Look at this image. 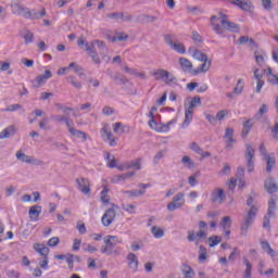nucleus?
I'll return each instance as SVG.
<instances>
[{
	"instance_id": "obj_1",
	"label": "nucleus",
	"mask_w": 278,
	"mask_h": 278,
	"mask_svg": "<svg viewBox=\"0 0 278 278\" xmlns=\"http://www.w3.org/2000/svg\"><path fill=\"white\" fill-rule=\"evenodd\" d=\"M219 18L220 24H218V16L213 15L211 17L212 29L218 36H223L225 31H232L233 34L240 31V26L233 22H229V20H227V14L219 12Z\"/></svg>"
},
{
	"instance_id": "obj_2",
	"label": "nucleus",
	"mask_w": 278,
	"mask_h": 278,
	"mask_svg": "<svg viewBox=\"0 0 278 278\" xmlns=\"http://www.w3.org/2000/svg\"><path fill=\"white\" fill-rule=\"evenodd\" d=\"M94 47H98L100 49V53L102 54V59L104 62H110V56L108 55V46H105V42L99 39H96L91 42H86V52L89 58H91L92 62L94 64H101V58H99V52L94 49Z\"/></svg>"
},
{
	"instance_id": "obj_3",
	"label": "nucleus",
	"mask_w": 278,
	"mask_h": 278,
	"mask_svg": "<svg viewBox=\"0 0 278 278\" xmlns=\"http://www.w3.org/2000/svg\"><path fill=\"white\" fill-rule=\"evenodd\" d=\"M255 202V194L252 193L248 197L247 200V205L248 207H250V210L248 211L247 215L243 217V223L241 224V236H247L248 231H249V227H251L253 225V220H255V216H257V211L258 207L256 206V204H254Z\"/></svg>"
},
{
	"instance_id": "obj_4",
	"label": "nucleus",
	"mask_w": 278,
	"mask_h": 278,
	"mask_svg": "<svg viewBox=\"0 0 278 278\" xmlns=\"http://www.w3.org/2000/svg\"><path fill=\"white\" fill-rule=\"evenodd\" d=\"M244 157L247 160V167L244 168V166H239L237 168L238 175H244V173L251 174L253 170H255V164L253 163V159L255 157V149H253V146L250 143L245 146Z\"/></svg>"
},
{
	"instance_id": "obj_5",
	"label": "nucleus",
	"mask_w": 278,
	"mask_h": 278,
	"mask_svg": "<svg viewBox=\"0 0 278 278\" xmlns=\"http://www.w3.org/2000/svg\"><path fill=\"white\" fill-rule=\"evenodd\" d=\"M200 230L198 232L189 231L187 240L189 242H194L197 245L201 244L205 238H207V223L201 220L199 222Z\"/></svg>"
},
{
	"instance_id": "obj_6",
	"label": "nucleus",
	"mask_w": 278,
	"mask_h": 278,
	"mask_svg": "<svg viewBox=\"0 0 278 278\" xmlns=\"http://www.w3.org/2000/svg\"><path fill=\"white\" fill-rule=\"evenodd\" d=\"M198 105H201V97L195 96L192 98V100L189 102V106L185 110V121L182 122V129H187L192 123V115L194 114V108H198Z\"/></svg>"
},
{
	"instance_id": "obj_7",
	"label": "nucleus",
	"mask_w": 278,
	"mask_h": 278,
	"mask_svg": "<svg viewBox=\"0 0 278 278\" xmlns=\"http://www.w3.org/2000/svg\"><path fill=\"white\" fill-rule=\"evenodd\" d=\"M157 81L163 80L167 86H177V77L166 70L159 68L151 73Z\"/></svg>"
},
{
	"instance_id": "obj_8",
	"label": "nucleus",
	"mask_w": 278,
	"mask_h": 278,
	"mask_svg": "<svg viewBox=\"0 0 278 278\" xmlns=\"http://www.w3.org/2000/svg\"><path fill=\"white\" fill-rule=\"evenodd\" d=\"M258 151L262 155V159L264 162H266V173H273V168H275V164H277V160L273 154L268 153V150H266V146L264 143H261Z\"/></svg>"
},
{
	"instance_id": "obj_9",
	"label": "nucleus",
	"mask_w": 278,
	"mask_h": 278,
	"mask_svg": "<svg viewBox=\"0 0 278 278\" xmlns=\"http://www.w3.org/2000/svg\"><path fill=\"white\" fill-rule=\"evenodd\" d=\"M122 242L123 239H119L117 236L109 235L104 237V248L101 249V253L112 255V253H114V247H116V244H121Z\"/></svg>"
},
{
	"instance_id": "obj_10",
	"label": "nucleus",
	"mask_w": 278,
	"mask_h": 278,
	"mask_svg": "<svg viewBox=\"0 0 278 278\" xmlns=\"http://www.w3.org/2000/svg\"><path fill=\"white\" fill-rule=\"evenodd\" d=\"M116 210H118V205L112 204V207L109 208L102 216V225L104 227H110L112 223H114V218H116Z\"/></svg>"
},
{
	"instance_id": "obj_11",
	"label": "nucleus",
	"mask_w": 278,
	"mask_h": 278,
	"mask_svg": "<svg viewBox=\"0 0 278 278\" xmlns=\"http://www.w3.org/2000/svg\"><path fill=\"white\" fill-rule=\"evenodd\" d=\"M227 201V195L225 194V190L223 188H215L211 192V203H215L216 205H223Z\"/></svg>"
},
{
	"instance_id": "obj_12",
	"label": "nucleus",
	"mask_w": 278,
	"mask_h": 278,
	"mask_svg": "<svg viewBox=\"0 0 278 278\" xmlns=\"http://www.w3.org/2000/svg\"><path fill=\"white\" fill-rule=\"evenodd\" d=\"M118 170H140L142 168V159L138 157L132 161H127L118 165Z\"/></svg>"
},
{
	"instance_id": "obj_13",
	"label": "nucleus",
	"mask_w": 278,
	"mask_h": 278,
	"mask_svg": "<svg viewBox=\"0 0 278 278\" xmlns=\"http://www.w3.org/2000/svg\"><path fill=\"white\" fill-rule=\"evenodd\" d=\"M165 42L166 45H168V47H170V49L177 51V53H186V47L184 46V43L179 42V40L177 39H174L173 36L166 35Z\"/></svg>"
},
{
	"instance_id": "obj_14",
	"label": "nucleus",
	"mask_w": 278,
	"mask_h": 278,
	"mask_svg": "<svg viewBox=\"0 0 278 278\" xmlns=\"http://www.w3.org/2000/svg\"><path fill=\"white\" fill-rule=\"evenodd\" d=\"M15 157L16 160H18V162H22L23 164H31L33 166H40V164H42L40 160L34 156H29L22 151H17Z\"/></svg>"
},
{
	"instance_id": "obj_15",
	"label": "nucleus",
	"mask_w": 278,
	"mask_h": 278,
	"mask_svg": "<svg viewBox=\"0 0 278 278\" xmlns=\"http://www.w3.org/2000/svg\"><path fill=\"white\" fill-rule=\"evenodd\" d=\"M184 193H177L170 203L167 204L168 212H175V210H179L184 205Z\"/></svg>"
},
{
	"instance_id": "obj_16",
	"label": "nucleus",
	"mask_w": 278,
	"mask_h": 278,
	"mask_svg": "<svg viewBox=\"0 0 278 278\" xmlns=\"http://www.w3.org/2000/svg\"><path fill=\"white\" fill-rule=\"evenodd\" d=\"M226 186L228 188V190H230L231 192H233V190H236V187L238 186L239 188H245L247 187V181H244V179L242 178H230L227 182Z\"/></svg>"
},
{
	"instance_id": "obj_17",
	"label": "nucleus",
	"mask_w": 278,
	"mask_h": 278,
	"mask_svg": "<svg viewBox=\"0 0 278 278\" xmlns=\"http://www.w3.org/2000/svg\"><path fill=\"white\" fill-rule=\"evenodd\" d=\"M65 125L68 128V131L72 136H83V142H86V140H88V136L86 135V132L75 129L73 127V121H70L68 117L65 121Z\"/></svg>"
},
{
	"instance_id": "obj_18",
	"label": "nucleus",
	"mask_w": 278,
	"mask_h": 278,
	"mask_svg": "<svg viewBox=\"0 0 278 278\" xmlns=\"http://www.w3.org/2000/svg\"><path fill=\"white\" fill-rule=\"evenodd\" d=\"M76 182L78 184V190H80L83 194H90V180L86 178H78Z\"/></svg>"
},
{
	"instance_id": "obj_19",
	"label": "nucleus",
	"mask_w": 278,
	"mask_h": 278,
	"mask_svg": "<svg viewBox=\"0 0 278 278\" xmlns=\"http://www.w3.org/2000/svg\"><path fill=\"white\" fill-rule=\"evenodd\" d=\"M40 214H42V206L33 205L29 207L28 216H29L30 220H39Z\"/></svg>"
},
{
	"instance_id": "obj_20",
	"label": "nucleus",
	"mask_w": 278,
	"mask_h": 278,
	"mask_svg": "<svg viewBox=\"0 0 278 278\" xmlns=\"http://www.w3.org/2000/svg\"><path fill=\"white\" fill-rule=\"evenodd\" d=\"M47 16V9L42 8L41 10H31L29 11L28 18L31 21H40V18H45Z\"/></svg>"
},
{
	"instance_id": "obj_21",
	"label": "nucleus",
	"mask_w": 278,
	"mask_h": 278,
	"mask_svg": "<svg viewBox=\"0 0 278 278\" xmlns=\"http://www.w3.org/2000/svg\"><path fill=\"white\" fill-rule=\"evenodd\" d=\"M13 14H17V16H24V18H29V9L24 8L21 4L12 5Z\"/></svg>"
},
{
	"instance_id": "obj_22",
	"label": "nucleus",
	"mask_w": 278,
	"mask_h": 278,
	"mask_svg": "<svg viewBox=\"0 0 278 278\" xmlns=\"http://www.w3.org/2000/svg\"><path fill=\"white\" fill-rule=\"evenodd\" d=\"M33 249L38 253L41 257H49V248L42 243H34Z\"/></svg>"
},
{
	"instance_id": "obj_23",
	"label": "nucleus",
	"mask_w": 278,
	"mask_h": 278,
	"mask_svg": "<svg viewBox=\"0 0 278 278\" xmlns=\"http://www.w3.org/2000/svg\"><path fill=\"white\" fill-rule=\"evenodd\" d=\"M127 261H128V267L132 273H138V256L134 253H129L127 255Z\"/></svg>"
},
{
	"instance_id": "obj_24",
	"label": "nucleus",
	"mask_w": 278,
	"mask_h": 278,
	"mask_svg": "<svg viewBox=\"0 0 278 278\" xmlns=\"http://www.w3.org/2000/svg\"><path fill=\"white\" fill-rule=\"evenodd\" d=\"M203 63L200 65L198 70L191 72V75H199V73H207L212 66V61L210 59H205L202 61Z\"/></svg>"
},
{
	"instance_id": "obj_25",
	"label": "nucleus",
	"mask_w": 278,
	"mask_h": 278,
	"mask_svg": "<svg viewBox=\"0 0 278 278\" xmlns=\"http://www.w3.org/2000/svg\"><path fill=\"white\" fill-rule=\"evenodd\" d=\"M129 35H127V33L125 31H119L116 33L115 36H109L108 40H110L111 42H125L126 40H128Z\"/></svg>"
},
{
	"instance_id": "obj_26",
	"label": "nucleus",
	"mask_w": 278,
	"mask_h": 278,
	"mask_svg": "<svg viewBox=\"0 0 278 278\" xmlns=\"http://www.w3.org/2000/svg\"><path fill=\"white\" fill-rule=\"evenodd\" d=\"M232 5H237V8H240L243 12L251 11V1L249 0H232Z\"/></svg>"
},
{
	"instance_id": "obj_27",
	"label": "nucleus",
	"mask_w": 278,
	"mask_h": 278,
	"mask_svg": "<svg viewBox=\"0 0 278 278\" xmlns=\"http://www.w3.org/2000/svg\"><path fill=\"white\" fill-rule=\"evenodd\" d=\"M179 64H180L181 71H184V73L192 74L194 72V71H192V62H190V60H188L186 58H180Z\"/></svg>"
},
{
	"instance_id": "obj_28",
	"label": "nucleus",
	"mask_w": 278,
	"mask_h": 278,
	"mask_svg": "<svg viewBox=\"0 0 278 278\" xmlns=\"http://www.w3.org/2000/svg\"><path fill=\"white\" fill-rule=\"evenodd\" d=\"M16 134V126L11 125L8 126L5 129H3L0 132V140H5V138H10L11 136H14Z\"/></svg>"
},
{
	"instance_id": "obj_29",
	"label": "nucleus",
	"mask_w": 278,
	"mask_h": 278,
	"mask_svg": "<svg viewBox=\"0 0 278 278\" xmlns=\"http://www.w3.org/2000/svg\"><path fill=\"white\" fill-rule=\"evenodd\" d=\"M267 77V81L271 84V86H277L278 84V76L273 73L271 67H267L263 71Z\"/></svg>"
},
{
	"instance_id": "obj_30",
	"label": "nucleus",
	"mask_w": 278,
	"mask_h": 278,
	"mask_svg": "<svg viewBox=\"0 0 278 278\" xmlns=\"http://www.w3.org/2000/svg\"><path fill=\"white\" fill-rule=\"evenodd\" d=\"M264 187L269 194L277 192V182L271 177L265 180Z\"/></svg>"
},
{
	"instance_id": "obj_31",
	"label": "nucleus",
	"mask_w": 278,
	"mask_h": 278,
	"mask_svg": "<svg viewBox=\"0 0 278 278\" xmlns=\"http://www.w3.org/2000/svg\"><path fill=\"white\" fill-rule=\"evenodd\" d=\"M189 53H191V55H192V58H194V60H199L200 62L207 60V54H205L194 48H190Z\"/></svg>"
},
{
	"instance_id": "obj_32",
	"label": "nucleus",
	"mask_w": 278,
	"mask_h": 278,
	"mask_svg": "<svg viewBox=\"0 0 278 278\" xmlns=\"http://www.w3.org/2000/svg\"><path fill=\"white\" fill-rule=\"evenodd\" d=\"M224 138L228 139L227 149H232L233 142H236V139L233 138V128H226Z\"/></svg>"
},
{
	"instance_id": "obj_33",
	"label": "nucleus",
	"mask_w": 278,
	"mask_h": 278,
	"mask_svg": "<svg viewBox=\"0 0 278 278\" xmlns=\"http://www.w3.org/2000/svg\"><path fill=\"white\" fill-rule=\"evenodd\" d=\"M150 128L154 129V131H157L159 134H166L170 131V127H168V125L162 123L157 124V122L154 123L153 126H150Z\"/></svg>"
},
{
	"instance_id": "obj_34",
	"label": "nucleus",
	"mask_w": 278,
	"mask_h": 278,
	"mask_svg": "<svg viewBox=\"0 0 278 278\" xmlns=\"http://www.w3.org/2000/svg\"><path fill=\"white\" fill-rule=\"evenodd\" d=\"M67 67H68V71L73 68L74 73H76L78 77H86V74H84V68L79 66L77 63L72 62Z\"/></svg>"
},
{
	"instance_id": "obj_35",
	"label": "nucleus",
	"mask_w": 278,
	"mask_h": 278,
	"mask_svg": "<svg viewBox=\"0 0 278 278\" xmlns=\"http://www.w3.org/2000/svg\"><path fill=\"white\" fill-rule=\"evenodd\" d=\"M105 160L108 161L106 166H109V168H118V161L114 155L106 152Z\"/></svg>"
},
{
	"instance_id": "obj_36",
	"label": "nucleus",
	"mask_w": 278,
	"mask_h": 278,
	"mask_svg": "<svg viewBox=\"0 0 278 278\" xmlns=\"http://www.w3.org/2000/svg\"><path fill=\"white\" fill-rule=\"evenodd\" d=\"M207 257H210V255H207V249L203 245H200V250H199V263L200 264H205Z\"/></svg>"
},
{
	"instance_id": "obj_37",
	"label": "nucleus",
	"mask_w": 278,
	"mask_h": 278,
	"mask_svg": "<svg viewBox=\"0 0 278 278\" xmlns=\"http://www.w3.org/2000/svg\"><path fill=\"white\" fill-rule=\"evenodd\" d=\"M182 274L185 275V278H194V269L188 264H182Z\"/></svg>"
},
{
	"instance_id": "obj_38",
	"label": "nucleus",
	"mask_w": 278,
	"mask_h": 278,
	"mask_svg": "<svg viewBox=\"0 0 278 278\" xmlns=\"http://www.w3.org/2000/svg\"><path fill=\"white\" fill-rule=\"evenodd\" d=\"M261 247L263 251H265V253H268V255H270L271 257H275V255H277V252H275V250L270 248V243H268V241H262Z\"/></svg>"
},
{
	"instance_id": "obj_39",
	"label": "nucleus",
	"mask_w": 278,
	"mask_h": 278,
	"mask_svg": "<svg viewBox=\"0 0 278 278\" xmlns=\"http://www.w3.org/2000/svg\"><path fill=\"white\" fill-rule=\"evenodd\" d=\"M277 200L274 198H270L268 202V211H267V216H275V212L277 211Z\"/></svg>"
},
{
	"instance_id": "obj_40",
	"label": "nucleus",
	"mask_w": 278,
	"mask_h": 278,
	"mask_svg": "<svg viewBox=\"0 0 278 278\" xmlns=\"http://www.w3.org/2000/svg\"><path fill=\"white\" fill-rule=\"evenodd\" d=\"M240 45H248V47H253L255 46V40L253 38H249L247 36H241L238 40Z\"/></svg>"
},
{
	"instance_id": "obj_41",
	"label": "nucleus",
	"mask_w": 278,
	"mask_h": 278,
	"mask_svg": "<svg viewBox=\"0 0 278 278\" xmlns=\"http://www.w3.org/2000/svg\"><path fill=\"white\" fill-rule=\"evenodd\" d=\"M251 129H253V125L251 124V121H245L243 123V129H242V137L247 138V136H249V131H251Z\"/></svg>"
},
{
	"instance_id": "obj_42",
	"label": "nucleus",
	"mask_w": 278,
	"mask_h": 278,
	"mask_svg": "<svg viewBox=\"0 0 278 278\" xmlns=\"http://www.w3.org/2000/svg\"><path fill=\"white\" fill-rule=\"evenodd\" d=\"M54 105H55L58 112H63V114H66V116H68V114H71V112H73L72 108L65 106L62 103H55Z\"/></svg>"
},
{
	"instance_id": "obj_43",
	"label": "nucleus",
	"mask_w": 278,
	"mask_h": 278,
	"mask_svg": "<svg viewBox=\"0 0 278 278\" xmlns=\"http://www.w3.org/2000/svg\"><path fill=\"white\" fill-rule=\"evenodd\" d=\"M66 79L76 90H81V83L75 76H68Z\"/></svg>"
},
{
	"instance_id": "obj_44",
	"label": "nucleus",
	"mask_w": 278,
	"mask_h": 278,
	"mask_svg": "<svg viewBox=\"0 0 278 278\" xmlns=\"http://www.w3.org/2000/svg\"><path fill=\"white\" fill-rule=\"evenodd\" d=\"M268 112V105L267 104H262L261 108L258 109V112L254 115V118L256 121H260L264 114Z\"/></svg>"
},
{
	"instance_id": "obj_45",
	"label": "nucleus",
	"mask_w": 278,
	"mask_h": 278,
	"mask_svg": "<svg viewBox=\"0 0 278 278\" xmlns=\"http://www.w3.org/2000/svg\"><path fill=\"white\" fill-rule=\"evenodd\" d=\"M151 233L153 235L154 238H164V229L153 226L151 228Z\"/></svg>"
},
{
	"instance_id": "obj_46",
	"label": "nucleus",
	"mask_w": 278,
	"mask_h": 278,
	"mask_svg": "<svg viewBox=\"0 0 278 278\" xmlns=\"http://www.w3.org/2000/svg\"><path fill=\"white\" fill-rule=\"evenodd\" d=\"M244 264H245V270L243 274V278H251V270L253 269V265H251V262L249 260L244 258Z\"/></svg>"
},
{
	"instance_id": "obj_47",
	"label": "nucleus",
	"mask_w": 278,
	"mask_h": 278,
	"mask_svg": "<svg viewBox=\"0 0 278 278\" xmlns=\"http://www.w3.org/2000/svg\"><path fill=\"white\" fill-rule=\"evenodd\" d=\"M46 81V78L42 75H39L33 80V87L40 88V85L45 84Z\"/></svg>"
},
{
	"instance_id": "obj_48",
	"label": "nucleus",
	"mask_w": 278,
	"mask_h": 278,
	"mask_svg": "<svg viewBox=\"0 0 278 278\" xmlns=\"http://www.w3.org/2000/svg\"><path fill=\"white\" fill-rule=\"evenodd\" d=\"M106 18H111V21H122L123 12H113L106 14Z\"/></svg>"
},
{
	"instance_id": "obj_49",
	"label": "nucleus",
	"mask_w": 278,
	"mask_h": 278,
	"mask_svg": "<svg viewBox=\"0 0 278 278\" xmlns=\"http://www.w3.org/2000/svg\"><path fill=\"white\" fill-rule=\"evenodd\" d=\"M108 192H110V189H108V187H104L101 191L100 199L103 203H110V195H108Z\"/></svg>"
},
{
	"instance_id": "obj_50",
	"label": "nucleus",
	"mask_w": 278,
	"mask_h": 278,
	"mask_svg": "<svg viewBox=\"0 0 278 278\" xmlns=\"http://www.w3.org/2000/svg\"><path fill=\"white\" fill-rule=\"evenodd\" d=\"M208 247H216V244H220V242H223V238L218 236H213L208 238Z\"/></svg>"
},
{
	"instance_id": "obj_51",
	"label": "nucleus",
	"mask_w": 278,
	"mask_h": 278,
	"mask_svg": "<svg viewBox=\"0 0 278 278\" xmlns=\"http://www.w3.org/2000/svg\"><path fill=\"white\" fill-rule=\"evenodd\" d=\"M220 225L223 229H229L231 227V217L224 216Z\"/></svg>"
},
{
	"instance_id": "obj_52",
	"label": "nucleus",
	"mask_w": 278,
	"mask_h": 278,
	"mask_svg": "<svg viewBox=\"0 0 278 278\" xmlns=\"http://www.w3.org/2000/svg\"><path fill=\"white\" fill-rule=\"evenodd\" d=\"M67 118H68L67 115H51V119L54 123H66Z\"/></svg>"
},
{
	"instance_id": "obj_53",
	"label": "nucleus",
	"mask_w": 278,
	"mask_h": 278,
	"mask_svg": "<svg viewBox=\"0 0 278 278\" xmlns=\"http://www.w3.org/2000/svg\"><path fill=\"white\" fill-rule=\"evenodd\" d=\"M189 149H191V151H194V153H198V155H200V153H203V148H200L198 142H191L189 144Z\"/></svg>"
},
{
	"instance_id": "obj_54",
	"label": "nucleus",
	"mask_w": 278,
	"mask_h": 278,
	"mask_svg": "<svg viewBox=\"0 0 278 278\" xmlns=\"http://www.w3.org/2000/svg\"><path fill=\"white\" fill-rule=\"evenodd\" d=\"M182 164L187 166V168H194V162L190 156H184L182 157Z\"/></svg>"
},
{
	"instance_id": "obj_55",
	"label": "nucleus",
	"mask_w": 278,
	"mask_h": 278,
	"mask_svg": "<svg viewBox=\"0 0 278 278\" xmlns=\"http://www.w3.org/2000/svg\"><path fill=\"white\" fill-rule=\"evenodd\" d=\"M242 79H238L237 86L233 88V94H242V90H244V86L241 85Z\"/></svg>"
},
{
	"instance_id": "obj_56",
	"label": "nucleus",
	"mask_w": 278,
	"mask_h": 278,
	"mask_svg": "<svg viewBox=\"0 0 278 278\" xmlns=\"http://www.w3.org/2000/svg\"><path fill=\"white\" fill-rule=\"evenodd\" d=\"M39 266L43 270H47V268H49V256H41V261H39Z\"/></svg>"
},
{
	"instance_id": "obj_57",
	"label": "nucleus",
	"mask_w": 278,
	"mask_h": 278,
	"mask_svg": "<svg viewBox=\"0 0 278 278\" xmlns=\"http://www.w3.org/2000/svg\"><path fill=\"white\" fill-rule=\"evenodd\" d=\"M254 58H255V62L256 64H258L260 66H264V54L260 53V52H254Z\"/></svg>"
},
{
	"instance_id": "obj_58",
	"label": "nucleus",
	"mask_w": 278,
	"mask_h": 278,
	"mask_svg": "<svg viewBox=\"0 0 278 278\" xmlns=\"http://www.w3.org/2000/svg\"><path fill=\"white\" fill-rule=\"evenodd\" d=\"M125 194H127L128 197H142V194H144V190L125 191Z\"/></svg>"
},
{
	"instance_id": "obj_59",
	"label": "nucleus",
	"mask_w": 278,
	"mask_h": 278,
	"mask_svg": "<svg viewBox=\"0 0 278 278\" xmlns=\"http://www.w3.org/2000/svg\"><path fill=\"white\" fill-rule=\"evenodd\" d=\"M24 40H25V45H29V42H34V33L26 30V33L24 34Z\"/></svg>"
},
{
	"instance_id": "obj_60",
	"label": "nucleus",
	"mask_w": 278,
	"mask_h": 278,
	"mask_svg": "<svg viewBox=\"0 0 278 278\" xmlns=\"http://www.w3.org/2000/svg\"><path fill=\"white\" fill-rule=\"evenodd\" d=\"M23 108V105L21 104H11L8 105L4 110H2V112H16V110H21Z\"/></svg>"
},
{
	"instance_id": "obj_61",
	"label": "nucleus",
	"mask_w": 278,
	"mask_h": 278,
	"mask_svg": "<svg viewBox=\"0 0 278 278\" xmlns=\"http://www.w3.org/2000/svg\"><path fill=\"white\" fill-rule=\"evenodd\" d=\"M113 131H114V134H125V129L123 128V124L122 123L113 124Z\"/></svg>"
},
{
	"instance_id": "obj_62",
	"label": "nucleus",
	"mask_w": 278,
	"mask_h": 278,
	"mask_svg": "<svg viewBox=\"0 0 278 278\" xmlns=\"http://www.w3.org/2000/svg\"><path fill=\"white\" fill-rule=\"evenodd\" d=\"M10 61H0V73H5V71H10Z\"/></svg>"
},
{
	"instance_id": "obj_63",
	"label": "nucleus",
	"mask_w": 278,
	"mask_h": 278,
	"mask_svg": "<svg viewBox=\"0 0 278 278\" xmlns=\"http://www.w3.org/2000/svg\"><path fill=\"white\" fill-rule=\"evenodd\" d=\"M165 155H166V150L159 151L153 159L154 164H157L160 160H162V157H164Z\"/></svg>"
},
{
	"instance_id": "obj_64",
	"label": "nucleus",
	"mask_w": 278,
	"mask_h": 278,
	"mask_svg": "<svg viewBox=\"0 0 278 278\" xmlns=\"http://www.w3.org/2000/svg\"><path fill=\"white\" fill-rule=\"evenodd\" d=\"M7 277L9 278H21V274L14 269H9L7 271Z\"/></svg>"
}]
</instances>
